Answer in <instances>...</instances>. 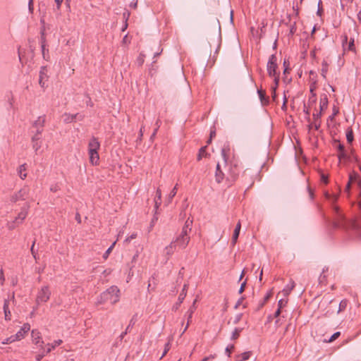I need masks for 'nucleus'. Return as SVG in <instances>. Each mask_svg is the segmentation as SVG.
Here are the masks:
<instances>
[{
  "mask_svg": "<svg viewBox=\"0 0 361 361\" xmlns=\"http://www.w3.org/2000/svg\"><path fill=\"white\" fill-rule=\"evenodd\" d=\"M325 197L333 204L331 208L332 218L324 217L326 226L334 229L342 228L348 230L352 228L356 232H358L359 229L355 222L348 221L341 212L340 208L337 205L334 204L335 202L338 199V196L326 192Z\"/></svg>",
  "mask_w": 361,
  "mask_h": 361,
  "instance_id": "f257e3e1",
  "label": "nucleus"
},
{
  "mask_svg": "<svg viewBox=\"0 0 361 361\" xmlns=\"http://www.w3.org/2000/svg\"><path fill=\"white\" fill-rule=\"evenodd\" d=\"M230 145L228 143L224 144L221 150V154L224 159L225 166L227 167V176L226 178L231 181H235L240 171L239 163L237 160H231L228 161L230 154Z\"/></svg>",
  "mask_w": 361,
  "mask_h": 361,
  "instance_id": "f03ea898",
  "label": "nucleus"
},
{
  "mask_svg": "<svg viewBox=\"0 0 361 361\" xmlns=\"http://www.w3.org/2000/svg\"><path fill=\"white\" fill-rule=\"evenodd\" d=\"M120 290L116 286H112L100 295L99 302L104 303L109 302L114 305L118 302L120 298Z\"/></svg>",
  "mask_w": 361,
  "mask_h": 361,
  "instance_id": "7ed1b4c3",
  "label": "nucleus"
},
{
  "mask_svg": "<svg viewBox=\"0 0 361 361\" xmlns=\"http://www.w3.org/2000/svg\"><path fill=\"white\" fill-rule=\"evenodd\" d=\"M351 185L356 186L358 190L359 207L361 209V179L357 174H351L345 186V192H348Z\"/></svg>",
  "mask_w": 361,
  "mask_h": 361,
  "instance_id": "20e7f679",
  "label": "nucleus"
},
{
  "mask_svg": "<svg viewBox=\"0 0 361 361\" xmlns=\"http://www.w3.org/2000/svg\"><path fill=\"white\" fill-rule=\"evenodd\" d=\"M45 116H40L35 121L32 125L31 133L41 135L44 131V126L45 123Z\"/></svg>",
  "mask_w": 361,
  "mask_h": 361,
  "instance_id": "39448f33",
  "label": "nucleus"
},
{
  "mask_svg": "<svg viewBox=\"0 0 361 361\" xmlns=\"http://www.w3.org/2000/svg\"><path fill=\"white\" fill-rule=\"evenodd\" d=\"M51 295V291L49 290V288L48 286H44L42 287V288L39 290L36 302L37 304H39L40 302H47Z\"/></svg>",
  "mask_w": 361,
  "mask_h": 361,
  "instance_id": "423d86ee",
  "label": "nucleus"
},
{
  "mask_svg": "<svg viewBox=\"0 0 361 361\" xmlns=\"http://www.w3.org/2000/svg\"><path fill=\"white\" fill-rule=\"evenodd\" d=\"M277 58L275 54H271L267 63V72L269 76H276L278 75L277 69Z\"/></svg>",
  "mask_w": 361,
  "mask_h": 361,
  "instance_id": "0eeeda50",
  "label": "nucleus"
},
{
  "mask_svg": "<svg viewBox=\"0 0 361 361\" xmlns=\"http://www.w3.org/2000/svg\"><path fill=\"white\" fill-rule=\"evenodd\" d=\"M30 192V188L27 186H24L19 191L12 195L11 201L16 202L18 200H24L27 198Z\"/></svg>",
  "mask_w": 361,
  "mask_h": 361,
  "instance_id": "6e6552de",
  "label": "nucleus"
},
{
  "mask_svg": "<svg viewBox=\"0 0 361 361\" xmlns=\"http://www.w3.org/2000/svg\"><path fill=\"white\" fill-rule=\"evenodd\" d=\"M190 240V237H183L178 235L176 238L172 242L180 249H185Z\"/></svg>",
  "mask_w": 361,
  "mask_h": 361,
  "instance_id": "1a4fd4ad",
  "label": "nucleus"
},
{
  "mask_svg": "<svg viewBox=\"0 0 361 361\" xmlns=\"http://www.w3.org/2000/svg\"><path fill=\"white\" fill-rule=\"evenodd\" d=\"M30 208V204H26L22 209L20 212L18 214V216L15 218V221L18 222V224H21L23 221L25 219L27 215V210Z\"/></svg>",
  "mask_w": 361,
  "mask_h": 361,
  "instance_id": "9d476101",
  "label": "nucleus"
},
{
  "mask_svg": "<svg viewBox=\"0 0 361 361\" xmlns=\"http://www.w3.org/2000/svg\"><path fill=\"white\" fill-rule=\"evenodd\" d=\"M312 116H313V122L310 123L308 127L310 129L314 126L315 130H319V128L321 126L320 118L322 116V113L319 112V113L313 114Z\"/></svg>",
  "mask_w": 361,
  "mask_h": 361,
  "instance_id": "9b49d317",
  "label": "nucleus"
},
{
  "mask_svg": "<svg viewBox=\"0 0 361 361\" xmlns=\"http://www.w3.org/2000/svg\"><path fill=\"white\" fill-rule=\"evenodd\" d=\"M99 149H88L90 155V162L92 165H98L99 161V156L98 153Z\"/></svg>",
  "mask_w": 361,
  "mask_h": 361,
  "instance_id": "f8f14e48",
  "label": "nucleus"
},
{
  "mask_svg": "<svg viewBox=\"0 0 361 361\" xmlns=\"http://www.w3.org/2000/svg\"><path fill=\"white\" fill-rule=\"evenodd\" d=\"M196 302H197V299H195L193 301L192 306L189 308V310L186 312V315L188 316V322H187L186 326L183 329V334L186 331V330L188 328L189 324H190V322L192 320V314L194 313V312L196 310V305H196Z\"/></svg>",
  "mask_w": 361,
  "mask_h": 361,
  "instance_id": "ddd939ff",
  "label": "nucleus"
},
{
  "mask_svg": "<svg viewBox=\"0 0 361 361\" xmlns=\"http://www.w3.org/2000/svg\"><path fill=\"white\" fill-rule=\"evenodd\" d=\"M23 338L20 331H18L15 335H12L8 338H6L2 341V344H9L16 341H20Z\"/></svg>",
  "mask_w": 361,
  "mask_h": 361,
  "instance_id": "4468645a",
  "label": "nucleus"
},
{
  "mask_svg": "<svg viewBox=\"0 0 361 361\" xmlns=\"http://www.w3.org/2000/svg\"><path fill=\"white\" fill-rule=\"evenodd\" d=\"M47 70L46 66H42L39 71V84L42 87H44V80H47L48 78L47 74Z\"/></svg>",
  "mask_w": 361,
  "mask_h": 361,
  "instance_id": "2eb2a0df",
  "label": "nucleus"
},
{
  "mask_svg": "<svg viewBox=\"0 0 361 361\" xmlns=\"http://www.w3.org/2000/svg\"><path fill=\"white\" fill-rule=\"evenodd\" d=\"M188 287V285L187 283L184 284L182 291L180 292V293L178 295V302H176V307H175L176 310H177L178 308V307L180 306V305L183 302V300L186 296V294H187Z\"/></svg>",
  "mask_w": 361,
  "mask_h": 361,
  "instance_id": "dca6fc26",
  "label": "nucleus"
},
{
  "mask_svg": "<svg viewBox=\"0 0 361 361\" xmlns=\"http://www.w3.org/2000/svg\"><path fill=\"white\" fill-rule=\"evenodd\" d=\"M225 174L221 169V166L218 163L216 165V172H215V180L218 183H220L224 178Z\"/></svg>",
  "mask_w": 361,
  "mask_h": 361,
  "instance_id": "f3484780",
  "label": "nucleus"
},
{
  "mask_svg": "<svg viewBox=\"0 0 361 361\" xmlns=\"http://www.w3.org/2000/svg\"><path fill=\"white\" fill-rule=\"evenodd\" d=\"M240 228H241V224L240 221H238L235 226V228L234 229L233 234L232 236V239H231V243L233 245H235L238 240V236L240 234Z\"/></svg>",
  "mask_w": 361,
  "mask_h": 361,
  "instance_id": "a211bd4d",
  "label": "nucleus"
},
{
  "mask_svg": "<svg viewBox=\"0 0 361 361\" xmlns=\"http://www.w3.org/2000/svg\"><path fill=\"white\" fill-rule=\"evenodd\" d=\"M328 97L326 94H324L321 95L320 101H319V107H320V111L322 114V111H324L325 109H327L328 106Z\"/></svg>",
  "mask_w": 361,
  "mask_h": 361,
  "instance_id": "6ab92c4d",
  "label": "nucleus"
},
{
  "mask_svg": "<svg viewBox=\"0 0 361 361\" xmlns=\"http://www.w3.org/2000/svg\"><path fill=\"white\" fill-rule=\"evenodd\" d=\"M32 337L33 338V341L35 345H39V347H40V345H43L44 341H41L40 333L39 331L32 330Z\"/></svg>",
  "mask_w": 361,
  "mask_h": 361,
  "instance_id": "aec40b11",
  "label": "nucleus"
},
{
  "mask_svg": "<svg viewBox=\"0 0 361 361\" xmlns=\"http://www.w3.org/2000/svg\"><path fill=\"white\" fill-rule=\"evenodd\" d=\"M100 143L98 141V139L95 137H92L88 144V149H99Z\"/></svg>",
  "mask_w": 361,
  "mask_h": 361,
  "instance_id": "412c9836",
  "label": "nucleus"
},
{
  "mask_svg": "<svg viewBox=\"0 0 361 361\" xmlns=\"http://www.w3.org/2000/svg\"><path fill=\"white\" fill-rule=\"evenodd\" d=\"M177 246L174 243L171 242L170 245L166 246L164 249L165 255L167 256V259H169L173 253L175 252Z\"/></svg>",
  "mask_w": 361,
  "mask_h": 361,
  "instance_id": "4be33fe9",
  "label": "nucleus"
},
{
  "mask_svg": "<svg viewBox=\"0 0 361 361\" xmlns=\"http://www.w3.org/2000/svg\"><path fill=\"white\" fill-rule=\"evenodd\" d=\"M257 93L262 105H267L269 104V97L266 95L265 91L258 90Z\"/></svg>",
  "mask_w": 361,
  "mask_h": 361,
  "instance_id": "5701e85b",
  "label": "nucleus"
},
{
  "mask_svg": "<svg viewBox=\"0 0 361 361\" xmlns=\"http://www.w3.org/2000/svg\"><path fill=\"white\" fill-rule=\"evenodd\" d=\"M63 343V341L61 339L54 341L52 343H48L47 345L46 353H50L52 350H54L56 346L60 345Z\"/></svg>",
  "mask_w": 361,
  "mask_h": 361,
  "instance_id": "b1692460",
  "label": "nucleus"
},
{
  "mask_svg": "<svg viewBox=\"0 0 361 361\" xmlns=\"http://www.w3.org/2000/svg\"><path fill=\"white\" fill-rule=\"evenodd\" d=\"M295 283L294 282V281H293L292 279L290 280V283L286 285L284 288L283 289L282 292L283 293L284 295H288L290 292L292 291V290L295 288Z\"/></svg>",
  "mask_w": 361,
  "mask_h": 361,
  "instance_id": "393cba45",
  "label": "nucleus"
},
{
  "mask_svg": "<svg viewBox=\"0 0 361 361\" xmlns=\"http://www.w3.org/2000/svg\"><path fill=\"white\" fill-rule=\"evenodd\" d=\"M154 203H155L154 207L157 211L159 207L161 204V190L159 188L157 190L156 197L154 199Z\"/></svg>",
  "mask_w": 361,
  "mask_h": 361,
  "instance_id": "a878e982",
  "label": "nucleus"
},
{
  "mask_svg": "<svg viewBox=\"0 0 361 361\" xmlns=\"http://www.w3.org/2000/svg\"><path fill=\"white\" fill-rule=\"evenodd\" d=\"M26 171V164H22L19 166L18 173L21 179L24 180L27 177V173H25Z\"/></svg>",
  "mask_w": 361,
  "mask_h": 361,
  "instance_id": "bb28decb",
  "label": "nucleus"
},
{
  "mask_svg": "<svg viewBox=\"0 0 361 361\" xmlns=\"http://www.w3.org/2000/svg\"><path fill=\"white\" fill-rule=\"evenodd\" d=\"M251 352L247 351L241 353L240 355H238L237 360L235 361H245L248 360L250 357Z\"/></svg>",
  "mask_w": 361,
  "mask_h": 361,
  "instance_id": "cd10ccee",
  "label": "nucleus"
},
{
  "mask_svg": "<svg viewBox=\"0 0 361 361\" xmlns=\"http://www.w3.org/2000/svg\"><path fill=\"white\" fill-rule=\"evenodd\" d=\"M207 146L202 147L198 152L197 159V161H200L202 157H207L208 155V153L206 152Z\"/></svg>",
  "mask_w": 361,
  "mask_h": 361,
  "instance_id": "c85d7f7f",
  "label": "nucleus"
},
{
  "mask_svg": "<svg viewBox=\"0 0 361 361\" xmlns=\"http://www.w3.org/2000/svg\"><path fill=\"white\" fill-rule=\"evenodd\" d=\"M78 119L80 121L82 120L83 116L81 115H79L78 114H73V115H68V117L66 118V122H73L75 119Z\"/></svg>",
  "mask_w": 361,
  "mask_h": 361,
  "instance_id": "c756f323",
  "label": "nucleus"
},
{
  "mask_svg": "<svg viewBox=\"0 0 361 361\" xmlns=\"http://www.w3.org/2000/svg\"><path fill=\"white\" fill-rule=\"evenodd\" d=\"M328 66H329V64H328L327 61H323L322 63L321 75L324 78H326V75L328 72Z\"/></svg>",
  "mask_w": 361,
  "mask_h": 361,
  "instance_id": "7c9ffc66",
  "label": "nucleus"
},
{
  "mask_svg": "<svg viewBox=\"0 0 361 361\" xmlns=\"http://www.w3.org/2000/svg\"><path fill=\"white\" fill-rule=\"evenodd\" d=\"M45 38L44 37L41 39V48H42V56L44 59H47V55L48 54V49L46 50L45 49Z\"/></svg>",
  "mask_w": 361,
  "mask_h": 361,
  "instance_id": "2f4dec72",
  "label": "nucleus"
},
{
  "mask_svg": "<svg viewBox=\"0 0 361 361\" xmlns=\"http://www.w3.org/2000/svg\"><path fill=\"white\" fill-rule=\"evenodd\" d=\"M136 322H137V314H135L133 316V317L130 320L129 324L128 325V326L126 329V331H130V329H132L133 327V326L135 324Z\"/></svg>",
  "mask_w": 361,
  "mask_h": 361,
  "instance_id": "473e14b6",
  "label": "nucleus"
},
{
  "mask_svg": "<svg viewBox=\"0 0 361 361\" xmlns=\"http://www.w3.org/2000/svg\"><path fill=\"white\" fill-rule=\"evenodd\" d=\"M176 193H177V185H176L175 187L173 188V190L171 191V192L169 195L168 200L166 201L167 204L171 203L172 199L176 195Z\"/></svg>",
  "mask_w": 361,
  "mask_h": 361,
  "instance_id": "72a5a7b5",
  "label": "nucleus"
},
{
  "mask_svg": "<svg viewBox=\"0 0 361 361\" xmlns=\"http://www.w3.org/2000/svg\"><path fill=\"white\" fill-rule=\"evenodd\" d=\"M243 329L242 328H235L233 333H232V335H231V340H235L237 339L239 336H240V332L242 331Z\"/></svg>",
  "mask_w": 361,
  "mask_h": 361,
  "instance_id": "f704fd0d",
  "label": "nucleus"
},
{
  "mask_svg": "<svg viewBox=\"0 0 361 361\" xmlns=\"http://www.w3.org/2000/svg\"><path fill=\"white\" fill-rule=\"evenodd\" d=\"M30 329V325L28 323H25L23 324V326L21 327V329L18 331H20L22 335L23 336V338L25 337V334L27 333Z\"/></svg>",
  "mask_w": 361,
  "mask_h": 361,
  "instance_id": "c9c22d12",
  "label": "nucleus"
},
{
  "mask_svg": "<svg viewBox=\"0 0 361 361\" xmlns=\"http://www.w3.org/2000/svg\"><path fill=\"white\" fill-rule=\"evenodd\" d=\"M338 158L339 161H341L342 159L351 161L350 156H348L347 154V153L345 152V150L343 151V152H340L338 155Z\"/></svg>",
  "mask_w": 361,
  "mask_h": 361,
  "instance_id": "e433bc0d",
  "label": "nucleus"
},
{
  "mask_svg": "<svg viewBox=\"0 0 361 361\" xmlns=\"http://www.w3.org/2000/svg\"><path fill=\"white\" fill-rule=\"evenodd\" d=\"M63 0H54L55 3H56V8H54V11H59L60 8H61V4L63 2ZM70 1L71 0H66V3L67 4L68 6H69L70 5Z\"/></svg>",
  "mask_w": 361,
  "mask_h": 361,
  "instance_id": "4c0bfd02",
  "label": "nucleus"
},
{
  "mask_svg": "<svg viewBox=\"0 0 361 361\" xmlns=\"http://www.w3.org/2000/svg\"><path fill=\"white\" fill-rule=\"evenodd\" d=\"M334 146L340 152L345 151V147L343 144L340 143L339 140H335Z\"/></svg>",
  "mask_w": 361,
  "mask_h": 361,
  "instance_id": "58836bf2",
  "label": "nucleus"
},
{
  "mask_svg": "<svg viewBox=\"0 0 361 361\" xmlns=\"http://www.w3.org/2000/svg\"><path fill=\"white\" fill-rule=\"evenodd\" d=\"M192 225V220H191V219H190V218H188L186 220V221L185 222V224H184L183 228L191 232Z\"/></svg>",
  "mask_w": 361,
  "mask_h": 361,
  "instance_id": "ea45409f",
  "label": "nucleus"
},
{
  "mask_svg": "<svg viewBox=\"0 0 361 361\" xmlns=\"http://www.w3.org/2000/svg\"><path fill=\"white\" fill-rule=\"evenodd\" d=\"M347 305H348V300H341L340 304H339L338 313H339V312L343 311L344 310H345V308L347 307Z\"/></svg>",
  "mask_w": 361,
  "mask_h": 361,
  "instance_id": "a19ab883",
  "label": "nucleus"
},
{
  "mask_svg": "<svg viewBox=\"0 0 361 361\" xmlns=\"http://www.w3.org/2000/svg\"><path fill=\"white\" fill-rule=\"evenodd\" d=\"M346 139L348 142L351 143L353 140V132L352 129H348L346 132Z\"/></svg>",
  "mask_w": 361,
  "mask_h": 361,
  "instance_id": "79ce46f5",
  "label": "nucleus"
},
{
  "mask_svg": "<svg viewBox=\"0 0 361 361\" xmlns=\"http://www.w3.org/2000/svg\"><path fill=\"white\" fill-rule=\"evenodd\" d=\"M32 148L36 153L38 152L39 149L42 147V140L32 142Z\"/></svg>",
  "mask_w": 361,
  "mask_h": 361,
  "instance_id": "37998d69",
  "label": "nucleus"
},
{
  "mask_svg": "<svg viewBox=\"0 0 361 361\" xmlns=\"http://www.w3.org/2000/svg\"><path fill=\"white\" fill-rule=\"evenodd\" d=\"M40 348H41V350H42V353H39L38 355H36V360L37 361H41L42 359L44 357V356L45 355L46 353V350L45 348L43 347V345H40Z\"/></svg>",
  "mask_w": 361,
  "mask_h": 361,
  "instance_id": "c03bdc74",
  "label": "nucleus"
},
{
  "mask_svg": "<svg viewBox=\"0 0 361 361\" xmlns=\"http://www.w3.org/2000/svg\"><path fill=\"white\" fill-rule=\"evenodd\" d=\"M18 225H20L19 224H18L17 221H16L15 220L11 221V222H8L7 224V227L8 228V230H13L15 229Z\"/></svg>",
  "mask_w": 361,
  "mask_h": 361,
  "instance_id": "a18cd8bd",
  "label": "nucleus"
},
{
  "mask_svg": "<svg viewBox=\"0 0 361 361\" xmlns=\"http://www.w3.org/2000/svg\"><path fill=\"white\" fill-rule=\"evenodd\" d=\"M348 49L349 51L355 52V44H354V38H350L349 43H348Z\"/></svg>",
  "mask_w": 361,
  "mask_h": 361,
  "instance_id": "49530a36",
  "label": "nucleus"
},
{
  "mask_svg": "<svg viewBox=\"0 0 361 361\" xmlns=\"http://www.w3.org/2000/svg\"><path fill=\"white\" fill-rule=\"evenodd\" d=\"M116 244V242H114L107 250L106 251L104 252V255H103V257L104 259H107V257H109V254L111 253V252L112 251L114 245Z\"/></svg>",
  "mask_w": 361,
  "mask_h": 361,
  "instance_id": "de8ad7c7",
  "label": "nucleus"
},
{
  "mask_svg": "<svg viewBox=\"0 0 361 361\" xmlns=\"http://www.w3.org/2000/svg\"><path fill=\"white\" fill-rule=\"evenodd\" d=\"M170 348H171V344L169 342L166 343L165 344V346H164V350L162 353V355L161 356V359L163 358L166 354L167 353L169 352V350H170Z\"/></svg>",
  "mask_w": 361,
  "mask_h": 361,
  "instance_id": "09e8293b",
  "label": "nucleus"
},
{
  "mask_svg": "<svg viewBox=\"0 0 361 361\" xmlns=\"http://www.w3.org/2000/svg\"><path fill=\"white\" fill-rule=\"evenodd\" d=\"M35 244V241L33 242L32 247L30 248V251H31V253H32L33 257L35 258V261L37 262V259H39V257L37 256V252L35 250V248H34Z\"/></svg>",
  "mask_w": 361,
  "mask_h": 361,
  "instance_id": "8fccbe9b",
  "label": "nucleus"
},
{
  "mask_svg": "<svg viewBox=\"0 0 361 361\" xmlns=\"http://www.w3.org/2000/svg\"><path fill=\"white\" fill-rule=\"evenodd\" d=\"M41 138H42L41 135H37L35 133H32L31 142H34L39 141V140H41Z\"/></svg>",
  "mask_w": 361,
  "mask_h": 361,
  "instance_id": "3c124183",
  "label": "nucleus"
},
{
  "mask_svg": "<svg viewBox=\"0 0 361 361\" xmlns=\"http://www.w3.org/2000/svg\"><path fill=\"white\" fill-rule=\"evenodd\" d=\"M341 335V332L339 331H337V332H335L331 337L329 339L328 342L331 343V342H333L336 339H337Z\"/></svg>",
  "mask_w": 361,
  "mask_h": 361,
  "instance_id": "603ef678",
  "label": "nucleus"
},
{
  "mask_svg": "<svg viewBox=\"0 0 361 361\" xmlns=\"http://www.w3.org/2000/svg\"><path fill=\"white\" fill-rule=\"evenodd\" d=\"M242 317H243V314L242 313H239L238 314H236L233 319V324H237L242 319Z\"/></svg>",
  "mask_w": 361,
  "mask_h": 361,
  "instance_id": "864d4df0",
  "label": "nucleus"
},
{
  "mask_svg": "<svg viewBox=\"0 0 361 361\" xmlns=\"http://www.w3.org/2000/svg\"><path fill=\"white\" fill-rule=\"evenodd\" d=\"M190 231H188L184 228H182V231L180 232V233L178 235L179 236H183V237H190Z\"/></svg>",
  "mask_w": 361,
  "mask_h": 361,
  "instance_id": "5fc2aeb1",
  "label": "nucleus"
},
{
  "mask_svg": "<svg viewBox=\"0 0 361 361\" xmlns=\"http://www.w3.org/2000/svg\"><path fill=\"white\" fill-rule=\"evenodd\" d=\"M324 269L323 270V272L320 274L319 277V283H324L326 281V275L324 274Z\"/></svg>",
  "mask_w": 361,
  "mask_h": 361,
  "instance_id": "6e6d98bb",
  "label": "nucleus"
},
{
  "mask_svg": "<svg viewBox=\"0 0 361 361\" xmlns=\"http://www.w3.org/2000/svg\"><path fill=\"white\" fill-rule=\"evenodd\" d=\"M303 111L305 114V115L307 116V121L310 122V111L308 108L306 107L305 104H304Z\"/></svg>",
  "mask_w": 361,
  "mask_h": 361,
  "instance_id": "4d7b16f0",
  "label": "nucleus"
},
{
  "mask_svg": "<svg viewBox=\"0 0 361 361\" xmlns=\"http://www.w3.org/2000/svg\"><path fill=\"white\" fill-rule=\"evenodd\" d=\"M4 318L6 321H10L11 319V313L10 310L4 311Z\"/></svg>",
  "mask_w": 361,
  "mask_h": 361,
  "instance_id": "13d9d810",
  "label": "nucleus"
},
{
  "mask_svg": "<svg viewBox=\"0 0 361 361\" xmlns=\"http://www.w3.org/2000/svg\"><path fill=\"white\" fill-rule=\"evenodd\" d=\"M316 102H317L316 94H313V95H311L309 97V103H310V104H315Z\"/></svg>",
  "mask_w": 361,
  "mask_h": 361,
  "instance_id": "bf43d9fd",
  "label": "nucleus"
},
{
  "mask_svg": "<svg viewBox=\"0 0 361 361\" xmlns=\"http://www.w3.org/2000/svg\"><path fill=\"white\" fill-rule=\"evenodd\" d=\"M234 348L233 345H228L226 348V353L227 354L228 357L231 356V350Z\"/></svg>",
  "mask_w": 361,
  "mask_h": 361,
  "instance_id": "052dcab7",
  "label": "nucleus"
},
{
  "mask_svg": "<svg viewBox=\"0 0 361 361\" xmlns=\"http://www.w3.org/2000/svg\"><path fill=\"white\" fill-rule=\"evenodd\" d=\"M274 83H275V86L272 87V90H276V87H278L279 85V75H276V76H274Z\"/></svg>",
  "mask_w": 361,
  "mask_h": 361,
  "instance_id": "680f3d73",
  "label": "nucleus"
},
{
  "mask_svg": "<svg viewBox=\"0 0 361 361\" xmlns=\"http://www.w3.org/2000/svg\"><path fill=\"white\" fill-rule=\"evenodd\" d=\"M163 117V116L161 114H159V117H158V119L157 120L156 123H155V126H156V128H157L159 129L160 128V126H161V118Z\"/></svg>",
  "mask_w": 361,
  "mask_h": 361,
  "instance_id": "e2e57ef3",
  "label": "nucleus"
},
{
  "mask_svg": "<svg viewBox=\"0 0 361 361\" xmlns=\"http://www.w3.org/2000/svg\"><path fill=\"white\" fill-rule=\"evenodd\" d=\"M4 281H5V277H4L3 269L1 268L0 269V283L1 285H3L4 283Z\"/></svg>",
  "mask_w": 361,
  "mask_h": 361,
  "instance_id": "0e129e2a",
  "label": "nucleus"
},
{
  "mask_svg": "<svg viewBox=\"0 0 361 361\" xmlns=\"http://www.w3.org/2000/svg\"><path fill=\"white\" fill-rule=\"evenodd\" d=\"M349 156L351 159L350 161H356V162L359 161L358 157L355 154H354V153L353 152H351V154H350Z\"/></svg>",
  "mask_w": 361,
  "mask_h": 361,
  "instance_id": "69168bd1",
  "label": "nucleus"
},
{
  "mask_svg": "<svg viewBox=\"0 0 361 361\" xmlns=\"http://www.w3.org/2000/svg\"><path fill=\"white\" fill-rule=\"evenodd\" d=\"M243 300H244V298H243V297L240 298L237 301V302L235 303V306H234V308H235V309H238V308L240 307V305L242 304V302H243Z\"/></svg>",
  "mask_w": 361,
  "mask_h": 361,
  "instance_id": "338daca9",
  "label": "nucleus"
},
{
  "mask_svg": "<svg viewBox=\"0 0 361 361\" xmlns=\"http://www.w3.org/2000/svg\"><path fill=\"white\" fill-rule=\"evenodd\" d=\"M136 237H137V233H134L131 234L129 237H128L125 240V241L129 243V242H130L131 240L135 238Z\"/></svg>",
  "mask_w": 361,
  "mask_h": 361,
  "instance_id": "774afa93",
  "label": "nucleus"
}]
</instances>
